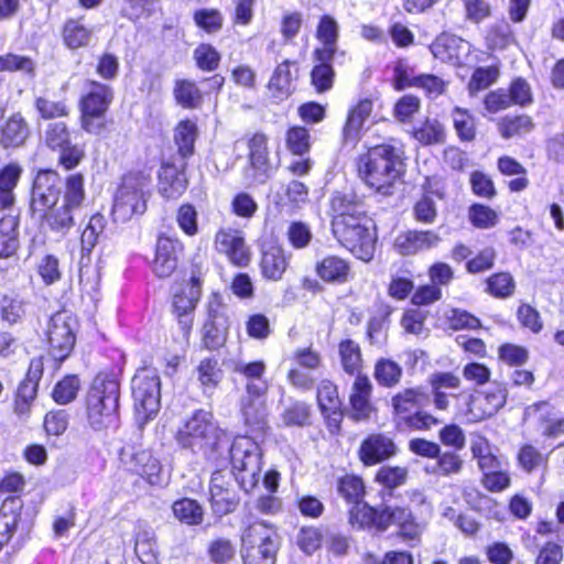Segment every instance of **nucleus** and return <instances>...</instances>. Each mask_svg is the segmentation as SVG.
Wrapping results in <instances>:
<instances>
[{
    "mask_svg": "<svg viewBox=\"0 0 564 564\" xmlns=\"http://www.w3.org/2000/svg\"><path fill=\"white\" fill-rule=\"evenodd\" d=\"M288 267L289 261L282 247L270 245L263 250L260 262L263 278L271 281H279L282 279Z\"/></svg>",
    "mask_w": 564,
    "mask_h": 564,
    "instance_id": "473e14b6",
    "label": "nucleus"
},
{
    "mask_svg": "<svg viewBox=\"0 0 564 564\" xmlns=\"http://www.w3.org/2000/svg\"><path fill=\"white\" fill-rule=\"evenodd\" d=\"M186 180L174 165L164 164L160 173V191L166 198H176L186 189Z\"/></svg>",
    "mask_w": 564,
    "mask_h": 564,
    "instance_id": "58836bf2",
    "label": "nucleus"
},
{
    "mask_svg": "<svg viewBox=\"0 0 564 564\" xmlns=\"http://www.w3.org/2000/svg\"><path fill=\"white\" fill-rule=\"evenodd\" d=\"M317 401L322 413L327 416H334V421L337 422L341 416V402L338 397L336 386L328 381L323 380L317 388Z\"/></svg>",
    "mask_w": 564,
    "mask_h": 564,
    "instance_id": "4c0bfd02",
    "label": "nucleus"
},
{
    "mask_svg": "<svg viewBox=\"0 0 564 564\" xmlns=\"http://www.w3.org/2000/svg\"><path fill=\"white\" fill-rule=\"evenodd\" d=\"M59 175L54 170L37 172L32 187L31 210L33 216L44 219L48 226V215L59 206Z\"/></svg>",
    "mask_w": 564,
    "mask_h": 564,
    "instance_id": "f8f14e48",
    "label": "nucleus"
},
{
    "mask_svg": "<svg viewBox=\"0 0 564 564\" xmlns=\"http://www.w3.org/2000/svg\"><path fill=\"white\" fill-rule=\"evenodd\" d=\"M241 542L245 564H275L280 542L272 527L264 522H254L243 531Z\"/></svg>",
    "mask_w": 564,
    "mask_h": 564,
    "instance_id": "6e6552de",
    "label": "nucleus"
},
{
    "mask_svg": "<svg viewBox=\"0 0 564 564\" xmlns=\"http://www.w3.org/2000/svg\"><path fill=\"white\" fill-rule=\"evenodd\" d=\"M311 135L303 127H293L286 133V147L295 155H303L310 150Z\"/></svg>",
    "mask_w": 564,
    "mask_h": 564,
    "instance_id": "e2e57ef3",
    "label": "nucleus"
},
{
    "mask_svg": "<svg viewBox=\"0 0 564 564\" xmlns=\"http://www.w3.org/2000/svg\"><path fill=\"white\" fill-rule=\"evenodd\" d=\"M22 501L17 496L6 498L0 508V551L10 541L20 520Z\"/></svg>",
    "mask_w": 564,
    "mask_h": 564,
    "instance_id": "7c9ffc66",
    "label": "nucleus"
},
{
    "mask_svg": "<svg viewBox=\"0 0 564 564\" xmlns=\"http://www.w3.org/2000/svg\"><path fill=\"white\" fill-rule=\"evenodd\" d=\"M507 401V390L500 383H492L481 397L471 398L468 414L471 421H481L497 413Z\"/></svg>",
    "mask_w": 564,
    "mask_h": 564,
    "instance_id": "412c9836",
    "label": "nucleus"
},
{
    "mask_svg": "<svg viewBox=\"0 0 564 564\" xmlns=\"http://www.w3.org/2000/svg\"><path fill=\"white\" fill-rule=\"evenodd\" d=\"M215 246L235 265L247 267L249 264L250 251L243 237L238 231L220 230L216 235Z\"/></svg>",
    "mask_w": 564,
    "mask_h": 564,
    "instance_id": "5701e85b",
    "label": "nucleus"
},
{
    "mask_svg": "<svg viewBox=\"0 0 564 564\" xmlns=\"http://www.w3.org/2000/svg\"><path fill=\"white\" fill-rule=\"evenodd\" d=\"M357 167L359 177L367 186L388 194L389 188L403 172V162L394 147L381 144L360 154Z\"/></svg>",
    "mask_w": 564,
    "mask_h": 564,
    "instance_id": "f257e3e1",
    "label": "nucleus"
},
{
    "mask_svg": "<svg viewBox=\"0 0 564 564\" xmlns=\"http://www.w3.org/2000/svg\"><path fill=\"white\" fill-rule=\"evenodd\" d=\"M43 372L41 360L33 359L30 364L26 378L20 383L15 402L14 411L19 416H24L29 413L31 403L37 393V383Z\"/></svg>",
    "mask_w": 564,
    "mask_h": 564,
    "instance_id": "393cba45",
    "label": "nucleus"
},
{
    "mask_svg": "<svg viewBox=\"0 0 564 564\" xmlns=\"http://www.w3.org/2000/svg\"><path fill=\"white\" fill-rule=\"evenodd\" d=\"M80 388V380L77 376H66L54 387L52 397L58 404H67L75 400Z\"/></svg>",
    "mask_w": 564,
    "mask_h": 564,
    "instance_id": "5fc2aeb1",
    "label": "nucleus"
},
{
    "mask_svg": "<svg viewBox=\"0 0 564 564\" xmlns=\"http://www.w3.org/2000/svg\"><path fill=\"white\" fill-rule=\"evenodd\" d=\"M223 15L217 9H200L194 13L196 25L207 33H216L223 26Z\"/></svg>",
    "mask_w": 564,
    "mask_h": 564,
    "instance_id": "0e129e2a",
    "label": "nucleus"
},
{
    "mask_svg": "<svg viewBox=\"0 0 564 564\" xmlns=\"http://www.w3.org/2000/svg\"><path fill=\"white\" fill-rule=\"evenodd\" d=\"M392 518L399 525V533L406 540H417L422 533L421 527L414 521L410 510L405 508H394Z\"/></svg>",
    "mask_w": 564,
    "mask_h": 564,
    "instance_id": "603ef678",
    "label": "nucleus"
},
{
    "mask_svg": "<svg viewBox=\"0 0 564 564\" xmlns=\"http://www.w3.org/2000/svg\"><path fill=\"white\" fill-rule=\"evenodd\" d=\"M291 65L295 62L286 59L279 64L269 80L268 88L276 99H284L292 91Z\"/></svg>",
    "mask_w": 564,
    "mask_h": 564,
    "instance_id": "a19ab883",
    "label": "nucleus"
},
{
    "mask_svg": "<svg viewBox=\"0 0 564 564\" xmlns=\"http://www.w3.org/2000/svg\"><path fill=\"white\" fill-rule=\"evenodd\" d=\"M535 411L543 426V433L551 437L564 434V419L557 417L554 408L547 402H540L529 408L528 411Z\"/></svg>",
    "mask_w": 564,
    "mask_h": 564,
    "instance_id": "37998d69",
    "label": "nucleus"
},
{
    "mask_svg": "<svg viewBox=\"0 0 564 564\" xmlns=\"http://www.w3.org/2000/svg\"><path fill=\"white\" fill-rule=\"evenodd\" d=\"M197 138L196 124L191 120L181 121L174 133L175 143L178 147V153L183 159L194 153V144Z\"/></svg>",
    "mask_w": 564,
    "mask_h": 564,
    "instance_id": "de8ad7c7",
    "label": "nucleus"
},
{
    "mask_svg": "<svg viewBox=\"0 0 564 564\" xmlns=\"http://www.w3.org/2000/svg\"><path fill=\"white\" fill-rule=\"evenodd\" d=\"M172 510L175 518L187 525H199L204 520L203 507L189 498L176 500Z\"/></svg>",
    "mask_w": 564,
    "mask_h": 564,
    "instance_id": "c03bdc74",
    "label": "nucleus"
},
{
    "mask_svg": "<svg viewBox=\"0 0 564 564\" xmlns=\"http://www.w3.org/2000/svg\"><path fill=\"white\" fill-rule=\"evenodd\" d=\"M35 108L43 119L63 118L69 112L64 101H55L45 97L36 98Z\"/></svg>",
    "mask_w": 564,
    "mask_h": 564,
    "instance_id": "774afa93",
    "label": "nucleus"
},
{
    "mask_svg": "<svg viewBox=\"0 0 564 564\" xmlns=\"http://www.w3.org/2000/svg\"><path fill=\"white\" fill-rule=\"evenodd\" d=\"M64 41L70 48H77L88 43L90 31L79 21L70 20L64 26Z\"/></svg>",
    "mask_w": 564,
    "mask_h": 564,
    "instance_id": "680f3d73",
    "label": "nucleus"
},
{
    "mask_svg": "<svg viewBox=\"0 0 564 564\" xmlns=\"http://www.w3.org/2000/svg\"><path fill=\"white\" fill-rule=\"evenodd\" d=\"M34 62L26 56L11 53L0 56V72L20 70L29 75H34Z\"/></svg>",
    "mask_w": 564,
    "mask_h": 564,
    "instance_id": "69168bd1",
    "label": "nucleus"
},
{
    "mask_svg": "<svg viewBox=\"0 0 564 564\" xmlns=\"http://www.w3.org/2000/svg\"><path fill=\"white\" fill-rule=\"evenodd\" d=\"M338 354L343 370L349 376H361L362 356L359 344L351 339L339 343Z\"/></svg>",
    "mask_w": 564,
    "mask_h": 564,
    "instance_id": "ea45409f",
    "label": "nucleus"
},
{
    "mask_svg": "<svg viewBox=\"0 0 564 564\" xmlns=\"http://www.w3.org/2000/svg\"><path fill=\"white\" fill-rule=\"evenodd\" d=\"M534 123L529 116H507L498 122V131L503 139L521 137L531 132Z\"/></svg>",
    "mask_w": 564,
    "mask_h": 564,
    "instance_id": "49530a36",
    "label": "nucleus"
},
{
    "mask_svg": "<svg viewBox=\"0 0 564 564\" xmlns=\"http://www.w3.org/2000/svg\"><path fill=\"white\" fill-rule=\"evenodd\" d=\"M134 552L142 564H156V542L152 530L138 531Z\"/></svg>",
    "mask_w": 564,
    "mask_h": 564,
    "instance_id": "8fccbe9b",
    "label": "nucleus"
},
{
    "mask_svg": "<svg viewBox=\"0 0 564 564\" xmlns=\"http://www.w3.org/2000/svg\"><path fill=\"white\" fill-rule=\"evenodd\" d=\"M315 65L311 70V83L317 93H325L333 87L335 72L332 66L334 59L313 57Z\"/></svg>",
    "mask_w": 564,
    "mask_h": 564,
    "instance_id": "a18cd8bd",
    "label": "nucleus"
},
{
    "mask_svg": "<svg viewBox=\"0 0 564 564\" xmlns=\"http://www.w3.org/2000/svg\"><path fill=\"white\" fill-rule=\"evenodd\" d=\"M113 99L110 86L89 82L80 101L82 127L89 133H99L104 128V116Z\"/></svg>",
    "mask_w": 564,
    "mask_h": 564,
    "instance_id": "9b49d317",
    "label": "nucleus"
},
{
    "mask_svg": "<svg viewBox=\"0 0 564 564\" xmlns=\"http://www.w3.org/2000/svg\"><path fill=\"white\" fill-rule=\"evenodd\" d=\"M234 476V473L217 470L210 477L209 501L214 514L218 517L232 512L239 502Z\"/></svg>",
    "mask_w": 564,
    "mask_h": 564,
    "instance_id": "2eb2a0df",
    "label": "nucleus"
},
{
    "mask_svg": "<svg viewBox=\"0 0 564 564\" xmlns=\"http://www.w3.org/2000/svg\"><path fill=\"white\" fill-rule=\"evenodd\" d=\"M41 140L52 151L58 152V163L66 170L75 169L85 158L83 145L73 144L65 121H50L41 130Z\"/></svg>",
    "mask_w": 564,
    "mask_h": 564,
    "instance_id": "9d476101",
    "label": "nucleus"
},
{
    "mask_svg": "<svg viewBox=\"0 0 564 564\" xmlns=\"http://www.w3.org/2000/svg\"><path fill=\"white\" fill-rule=\"evenodd\" d=\"M441 240L440 235L432 230H410L395 238L394 249L402 256H412L437 247Z\"/></svg>",
    "mask_w": 564,
    "mask_h": 564,
    "instance_id": "b1692460",
    "label": "nucleus"
},
{
    "mask_svg": "<svg viewBox=\"0 0 564 564\" xmlns=\"http://www.w3.org/2000/svg\"><path fill=\"white\" fill-rule=\"evenodd\" d=\"M235 372L241 375L246 380V392L251 395H264L268 390L267 381L263 379L265 364L263 361L243 362L238 361L234 368Z\"/></svg>",
    "mask_w": 564,
    "mask_h": 564,
    "instance_id": "2f4dec72",
    "label": "nucleus"
},
{
    "mask_svg": "<svg viewBox=\"0 0 564 564\" xmlns=\"http://www.w3.org/2000/svg\"><path fill=\"white\" fill-rule=\"evenodd\" d=\"M181 243L169 237H159L153 271L159 278L170 276L177 267V250Z\"/></svg>",
    "mask_w": 564,
    "mask_h": 564,
    "instance_id": "bb28decb",
    "label": "nucleus"
},
{
    "mask_svg": "<svg viewBox=\"0 0 564 564\" xmlns=\"http://www.w3.org/2000/svg\"><path fill=\"white\" fill-rule=\"evenodd\" d=\"M198 380L205 389H214L221 380L223 372L215 358H205L197 366Z\"/></svg>",
    "mask_w": 564,
    "mask_h": 564,
    "instance_id": "4d7b16f0",
    "label": "nucleus"
},
{
    "mask_svg": "<svg viewBox=\"0 0 564 564\" xmlns=\"http://www.w3.org/2000/svg\"><path fill=\"white\" fill-rule=\"evenodd\" d=\"M106 225L105 217L100 214H95L90 217L87 226L82 234V260L79 268V283L82 288L90 293L97 290L99 283V274L93 267L84 264L85 256H88L98 242L100 234L104 231Z\"/></svg>",
    "mask_w": 564,
    "mask_h": 564,
    "instance_id": "4468645a",
    "label": "nucleus"
},
{
    "mask_svg": "<svg viewBox=\"0 0 564 564\" xmlns=\"http://www.w3.org/2000/svg\"><path fill=\"white\" fill-rule=\"evenodd\" d=\"M226 341V323L224 318L213 307L208 308V321L203 328V343L207 349L215 350L221 347Z\"/></svg>",
    "mask_w": 564,
    "mask_h": 564,
    "instance_id": "f704fd0d",
    "label": "nucleus"
},
{
    "mask_svg": "<svg viewBox=\"0 0 564 564\" xmlns=\"http://www.w3.org/2000/svg\"><path fill=\"white\" fill-rule=\"evenodd\" d=\"M29 135V128L20 115L8 119L1 131V144L4 148H17L24 143Z\"/></svg>",
    "mask_w": 564,
    "mask_h": 564,
    "instance_id": "79ce46f5",
    "label": "nucleus"
},
{
    "mask_svg": "<svg viewBox=\"0 0 564 564\" xmlns=\"http://www.w3.org/2000/svg\"><path fill=\"white\" fill-rule=\"evenodd\" d=\"M486 291L496 297H508L514 292V280L508 272L492 274L486 281Z\"/></svg>",
    "mask_w": 564,
    "mask_h": 564,
    "instance_id": "864d4df0",
    "label": "nucleus"
},
{
    "mask_svg": "<svg viewBox=\"0 0 564 564\" xmlns=\"http://www.w3.org/2000/svg\"><path fill=\"white\" fill-rule=\"evenodd\" d=\"M203 272L200 269H194L189 282L180 292L174 294L173 308L174 313L183 324V328L191 327L189 315L195 310L202 295Z\"/></svg>",
    "mask_w": 564,
    "mask_h": 564,
    "instance_id": "a211bd4d",
    "label": "nucleus"
},
{
    "mask_svg": "<svg viewBox=\"0 0 564 564\" xmlns=\"http://www.w3.org/2000/svg\"><path fill=\"white\" fill-rule=\"evenodd\" d=\"M332 226L366 215L360 200L350 193H335L330 199Z\"/></svg>",
    "mask_w": 564,
    "mask_h": 564,
    "instance_id": "c756f323",
    "label": "nucleus"
},
{
    "mask_svg": "<svg viewBox=\"0 0 564 564\" xmlns=\"http://www.w3.org/2000/svg\"><path fill=\"white\" fill-rule=\"evenodd\" d=\"M119 456L120 463L128 471L141 476L150 485L162 484V465L150 451L123 447Z\"/></svg>",
    "mask_w": 564,
    "mask_h": 564,
    "instance_id": "dca6fc26",
    "label": "nucleus"
},
{
    "mask_svg": "<svg viewBox=\"0 0 564 564\" xmlns=\"http://www.w3.org/2000/svg\"><path fill=\"white\" fill-rule=\"evenodd\" d=\"M372 112V101L368 98L361 99L354 106L347 116L343 130L345 143L356 144L361 137V131L366 120Z\"/></svg>",
    "mask_w": 564,
    "mask_h": 564,
    "instance_id": "c85d7f7f",
    "label": "nucleus"
},
{
    "mask_svg": "<svg viewBox=\"0 0 564 564\" xmlns=\"http://www.w3.org/2000/svg\"><path fill=\"white\" fill-rule=\"evenodd\" d=\"M249 163L253 171L252 181L265 183L276 166L271 162L268 152V138L263 133H254L248 141Z\"/></svg>",
    "mask_w": 564,
    "mask_h": 564,
    "instance_id": "6ab92c4d",
    "label": "nucleus"
},
{
    "mask_svg": "<svg viewBox=\"0 0 564 564\" xmlns=\"http://www.w3.org/2000/svg\"><path fill=\"white\" fill-rule=\"evenodd\" d=\"M372 393V384L368 377L366 376H357L349 397V402L351 406V416L355 420H366L369 419L373 406L371 404L370 398Z\"/></svg>",
    "mask_w": 564,
    "mask_h": 564,
    "instance_id": "a878e982",
    "label": "nucleus"
},
{
    "mask_svg": "<svg viewBox=\"0 0 564 564\" xmlns=\"http://www.w3.org/2000/svg\"><path fill=\"white\" fill-rule=\"evenodd\" d=\"M285 236L290 246L297 250L307 248L313 239L310 226L303 221H292Z\"/></svg>",
    "mask_w": 564,
    "mask_h": 564,
    "instance_id": "6e6d98bb",
    "label": "nucleus"
},
{
    "mask_svg": "<svg viewBox=\"0 0 564 564\" xmlns=\"http://www.w3.org/2000/svg\"><path fill=\"white\" fill-rule=\"evenodd\" d=\"M340 28L337 20L328 14L319 18L315 37L319 46L315 47L312 56L321 59H337L345 57V51L339 50Z\"/></svg>",
    "mask_w": 564,
    "mask_h": 564,
    "instance_id": "f3484780",
    "label": "nucleus"
},
{
    "mask_svg": "<svg viewBox=\"0 0 564 564\" xmlns=\"http://www.w3.org/2000/svg\"><path fill=\"white\" fill-rule=\"evenodd\" d=\"M332 231L337 241L356 258L365 262L373 258L377 238L367 215L339 221L332 226Z\"/></svg>",
    "mask_w": 564,
    "mask_h": 564,
    "instance_id": "39448f33",
    "label": "nucleus"
},
{
    "mask_svg": "<svg viewBox=\"0 0 564 564\" xmlns=\"http://www.w3.org/2000/svg\"><path fill=\"white\" fill-rule=\"evenodd\" d=\"M433 56L454 65L463 64L470 53V44L453 34L442 33L430 45Z\"/></svg>",
    "mask_w": 564,
    "mask_h": 564,
    "instance_id": "aec40b11",
    "label": "nucleus"
},
{
    "mask_svg": "<svg viewBox=\"0 0 564 564\" xmlns=\"http://www.w3.org/2000/svg\"><path fill=\"white\" fill-rule=\"evenodd\" d=\"M468 217L477 228H491L498 221V214L488 206L474 204L469 208Z\"/></svg>",
    "mask_w": 564,
    "mask_h": 564,
    "instance_id": "338daca9",
    "label": "nucleus"
},
{
    "mask_svg": "<svg viewBox=\"0 0 564 564\" xmlns=\"http://www.w3.org/2000/svg\"><path fill=\"white\" fill-rule=\"evenodd\" d=\"M316 274L327 283H345L350 274L349 262L338 256H327L316 262Z\"/></svg>",
    "mask_w": 564,
    "mask_h": 564,
    "instance_id": "72a5a7b5",
    "label": "nucleus"
},
{
    "mask_svg": "<svg viewBox=\"0 0 564 564\" xmlns=\"http://www.w3.org/2000/svg\"><path fill=\"white\" fill-rule=\"evenodd\" d=\"M391 403L397 426L402 429V422L408 416L430 403V395L423 388H409L398 392Z\"/></svg>",
    "mask_w": 564,
    "mask_h": 564,
    "instance_id": "4be33fe9",
    "label": "nucleus"
},
{
    "mask_svg": "<svg viewBox=\"0 0 564 564\" xmlns=\"http://www.w3.org/2000/svg\"><path fill=\"white\" fill-rule=\"evenodd\" d=\"M402 373V367L391 359L381 358L375 365V379L380 386L386 388L397 386L401 380Z\"/></svg>",
    "mask_w": 564,
    "mask_h": 564,
    "instance_id": "09e8293b",
    "label": "nucleus"
},
{
    "mask_svg": "<svg viewBox=\"0 0 564 564\" xmlns=\"http://www.w3.org/2000/svg\"><path fill=\"white\" fill-rule=\"evenodd\" d=\"M135 422L140 430L155 417L160 409L161 383L155 369L144 368L132 378Z\"/></svg>",
    "mask_w": 564,
    "mask_h": 564,
    "instance_id": "0eeeda50",
    "label": "nucleus"
},
{
    "mask_svg": "<svg viewBox=\"0 0 564 564\" xmlns=\"http://www.w3.org/2000/svg\"><path fill=\"white\" fill-rule=\"evenodd\" d=\"M119 381L111 375H97L86 399L87 421L95 431L119 426Z\"/></svg>",
    "mask_w": 564,
    "mask_h": 564,
    "instance_id": "f03ea898",
    "label": "nucleus"
},
{
    "mask_svg": "<svg viewBox=\"0 0 564 564\" xmlns=\"http://www.w3.org/2000/svg\"><path fill=\"white\" fill-rule=\"evenodd\" d=\"M150 186L151 180L143 173L124 175L113 197V220L126 223L133 216L143 215L150 197Z\"/></svg>",
    "mask_w": 564,
    "mask_h": 564,
    "instance_id": "7ed1b4c3",
    "label": "nucleus"
},
{
    "mask_svg": "<svg viewBox=\"0 0 564 564\" xmlns=\"http://www.w3.org/2000/svg\"><path fill=\"white\" fill-rule=\"evenodd\" d=\"M19 214H6L0 217V258L12 256L19 246Z\"/></svg>",
    "mask_w": 564,
    "mask_h": 564,
    "instance_id": "c9c22d12",
    "label": "nucleus"
},
{
    "mask_svg": "<svg viewBox=\"0 0 564 564\" xmlns=\"http://www.w3.org/2000/svg\"><path fill=\"white\" fill-rule=\"evenodd\" d=\"M86 199L84 176L75 173L65 180V189L58 209L48 215V227L57 232L68 231L75 224L74 216L79 212Z\"/></svg>",
    "mask_w": 564,
    "mask_h": 564,
    "instance_id": "1a4fd4ad",
    "label": "nucleus"
},
{
    "mask_svg": "<svg viewBox=\"0 0 564 564\" xmlns=\"http://www.w3.org/2000/svg\"><path fill=\"white\" fill-rule=\"evenodd\" d=\"M208 555L210 561L214 563L227 564L234 560L236 549L230 540L226 538H218L209 543Z\"/></svg>",
    "mask_w": 564,
    "mask_h": 564,
    "instance_id": "052dcab7",
    "label": "nucleus"
},
{
    "mask_svg": "<svg viewBox=\"0 0 564 564\" xmlns=\"http://www.w3.org/2000/svg\"><path fill=\"white\" fill-rule=\"evenodd\" d=\"M76 319L67 312H58L50 319L47 340L54 359L64 360L75 345Z\"/></svg>",
    "mask_w": 564,
    "mask_h": 564,
    "instance_id": "ddd939ff",
    "label": "nucleus"
},
{
    "mask_svg": "<svg viewBox=\"0 0 564 564\" xmlns=\"http://www.w3.org/2000/svg\"><path fill=\"white\" fill-rule=\"evenodd\" d=\"M395 449V445L391 438L376 434L364 441L359 455L364 464L375 465L394 455Z\"/></svg>",
    "mask_w": 564,
    "mask_h": 564,
    "instance_id": "cd10ccee",
    "label": "nucleus"
},
{
    "mask_svg": "<svg viewBox=\"0 0 564 564\" xmlns=\"http://www.w3.org/2000/svg\"><path fill=\"white\" fill-rule=\"evenodd\" d=\"M338 492L348 502L356 505L365 494V486L361 478L346 475L338 481Z\"/></svg>",
    "mask_w": 564,
    "mask_h": 564,
    "instance_id": "13d9d810",
    "label": "nucleus"
},
{
    "mask_svg": "<svg viewBox=\"0 0 564 564\" xmlns=\"http://www.w3.org/2000/svg\"><path fill=\"white\" fill-rule=\"evenodd\" d=\"M230 462L236 481L245 491L252 490L261 473V449L258 443L247 435L236 436L230 447Z\"/></svg>",
    "mask_w": 564,
    "mask_h": 564,
    "instance_id": "423d86ee",
    "label": "nucleus"
},
{
    "mask_svg": "<svg viewBox=\"0 0 564 564\" xmlns=\"http://www.w3.org/2000/svg\"><path fill=\"white\" fill-rule=\"evenodd\" d=\"M220 435V430L212 412L196 410L178 429L177 444L194 454L207 455L214 449Z\"/></svg>",
    "mask_w": 564,
    "mask_h": 564,
    "instance_id": "20e7f679",
    "label": "nucleus"
},
{
    "mask_svg": "<svg viewBox=\"0 0 564 564\" xmlns=\"http://www.w3.org/2000/svg\"><path fill=\"white\" fill-rule=\"evenodd\" d=\"M452 119L454 128L462 140L470 141L475 138V121L467 110L456 107L452 112Z\"/></svg>",
    "mask_w": 564,
    "mask_h": 564,
    "instance_id": "bf43d9fd",
    "label": "nucleus"
},
{
    "mask_svg": "<svg viewBox=\"0 0 564 564\" xmlns=\"http://www.w3.org/2000/svg\"><path fill=\"white\" fill-rule=\"evenodd\" d=\"M241 413L246 425L262 430L267 419L263 395H251L246 392L241 399Z\"/></svg>",
    "mask_w": 564,
    "mask_h": 564,
    "instance_id": "e433bc0d",
    "label": "nucleus"
},
{
    "mask_svg": "<svg viewBox=\"0 0 564 564\" xmlns=\"http://www.w3.org/2000/svg\"><path fill=\"white\" fill-rule=\"evenodd\" d=\"M174 97L184 108H197L202 102V91L195 83L181 79L175 83Z\"/></svg>",
    "mask_w": 564,
    "mask_h": 564,
    "instance_id": "3c124183",
    "label": "nucleus"
}]
</instances>
